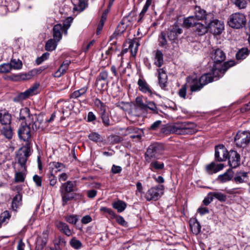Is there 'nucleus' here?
<instances>
[{
  "mask_svg": "<svg viewBox=\"0 0 250 250\" xmlns=\"http://www.w3.org/2000/svg\"><path fill=\"white\" fill-rule=\"evenodd\" d=\"M221 72V70L214 66L211 73L204 74L199 80L192 77H188L187 81L190 84V91L194 92L201 90L205 85L214 80H218L222 76L220 75Z\"/></svg>",
  "mask_w": 250,
  "mask_h": 250,
  "instance_id": "nucleus-1",
  "label": "nucleus"
},
{
  "mask_svg": "<svg viewBox=\"0 0 250 250\" xmlns=\"http://www.w3.org/2000/svg\"><path fill=\"white\" fill-rule=\"evenodd\" d=\"M30 155V144L21 148L17 155V164L19 167L15 170V181L16 183L23 182L26 174V162Z\"/></svg>",
  "mask_w": 250,
  "mask_h": 250,
  "instance_id": "nucleus-2",
  "label": "nucleus"
},
{
  "mask_svg": "<svg viewBox=\"0 0 250 250\" xmlns=\"http://www.w3.org/2000/svg\"><path fill=\"white\" fill-rule=\"evenodd\" d=\"M136 106L143 112H148L149 110L153 114L158 113V108L156 104L147 100L143 96L137 97L135 100Z\"/></svg>",
  "mask_w": 250,
  "mask_h": 250,
  "instance_id": "nucleus-3",
  "label": "nucleus"
},
{
  "mask_svg": "<svg viewBox=\"0 0 250 250\" xmlns=\"http://www.w3.org/2000/svg\"><path fill=\"white\" fill-rule=\"evenodd\" d=\"M206 23L214 34H220L224 29L223 22L215 19L213 14L209 13L206 18Z\"/></svg>",
  "mask_w": 250,
  "mask_h": 250,
  "instance_id": "nucleus-4",
  "label": "nucleus"
},
{
  "mask_svg": "<svg viewBox=\"0 0 250 250\" xmlns=\"http://www.w3.org/2000/svg\"><path fill=\"white\" fill-rule=\"evenodd\" d=\"M195 125L190 122L178 123L173 125L171 132L177 134H192L194 132Z\"/></svg>",
  "mask_w": 250,
  "mask_h": 250,
  "instance_id": "nucleus-5",
  "label": "nucleus"
},
{
  "mask_svg": "<svg viewBox=\"0 0 250 250\" xmlns=\"http://www.w3.org/2000/svg\"><path fill=\"white\" fill-rule=\"evenodd\" d=\"M245 16L241 13L232 14L228 20V25L235 29H240L244 27L246 23Z\"/></svg>",
  "mask_w": 250,
  "mask_h": 250,
  "instance_id": "nucleus-6",
  "label": "nucleus"
},
{
  "mask_svg": "<svg viewBox=\"0 0 250 250\" xmlns=\"http://www.w3.org/2000/svg\"><path fill=\"white\" fill-rule=\"evenodd\" d=\"M163 149V146L160 144L155 143L151 145L145 153V161L157 159L159 154L161 153Z\"/></svg>",
  "mask_w": 250,
  "mask_h": 250,
  "instance_id": "nucleus-7",
  "label": "nucleus"
},
{
  "mask_svg": "<svg viewBox=\"0 0 250 250\" xmlns=\"http://www.w3.org/2000/svg\"><path fill=\"white\" fill-rule=\"evenodd\" d=\"M234 142L238 147H246L250 143V132L238 131L234 137Z\"/></svg>",
  "mask_w": 250,
  "mask_h": 250,
  "instance_id": "nucleus-8",
  "label": "nucleus"
},
{
  "mask_svg": "<svg viewBox=\"0 0 250 250\" xmlns=\"http://www.w3.org/2000/svg\"><path fill=\"white\" fill-rule=\"evenodd\" d=\"M164 186L158 185L151 187L146 193L145 197L146 201H156L163 194Z\"/></svg>",
  "mask_w": 250,
  "mask_h": 250,
  "instance_id": "nucleus-9",
  "label": "nucleus"
},
{
  "mask_svg": "<svg viewBox=\"0 0 250 250\" xmlns=\"http://www.w3.org/2000/svg\"><path fill=\"white\" fill-rule=\"evenodd\" d=\"M18 133L20 139L27 142V143L23 147L27 144H30V146L31 147V144L29 142L31 137V130L29 125H28L27 123L21 125L18 129Z\"/></svg>",
  "mask_w": 250,
  "mask_h": 250,
  "instance_id": "nucleus-10",
  "label": "nucleus"
},
{
  "mask_svg": "<svg viewBox=\"0 0 250 250\" xmlns=\"http://www.w3.org/2000/svg\"><path fill=\"white\" fill-rule=\"evenodd\" d=\"M39 84H35L24 92L19 94L14 98V101L20 102L23 101V100L29 98L30 96L36 94L37 93V89L39 88Z\"/></svg>",
  "mask_w": 250,
  "mask_h": 250,
  "instance_id": "nucleus-11",
  "label": "nucleus"
},
{
  "mask_svg": "<svg viewBox=\"0 0 250 250\" xmlns=\"http://www.w3.org/2000/svg\"><path fill=\"white\" fill-rule=\"evenodd\" d=\"M146 163L149 164V169L153 172L160 173L165 168L164 162L159 160L158 158L146 161Z\"/></svg>",
  "mask_w": 250,
  "mask_h": 250,
  "instance_id": "nucleus-12",
  "label": "nucleus"
},
{
  "mask_svg": "<svg viewBox=\"0 0 250 250\" xmlns=\"http://www.w3.org/2000/svg\"><path fill=\"white\" fill-rule=\"evenodd\" d=\"M229 152L223 145L215 147V158L218 162L226 161L228 158Z\"/></svg>",
  "mask_w": 250,
  "mask_h": 250,
  "instance_id": "nucleus-13",
  "label": "nucleus"
},
{
  "mask_svg": "<svg viewBox=\"0 0 250 250\" xmlns=\"http://www.w3.org/2000/svg\"><path fill=\"white\" fill-rule=\"evenodd\" d=\"M229 166L235 168L240 164V156L235 150H230L229 152L228 158Z\"/></svg>",
  "mask_w": 250,
  "mask_h": 250,
  "instance_id": "nucleus-14",
  "label": "nucleus"
},
{
  "mask_svg": "<svg viewBox=\"0 0 250 250\" xmlns=\"http://www.w3.org/2000/svg\"><path fill=\"white\" fill-rule=\"evenodd\" d=\"M48 235L47 231H44L37 237L35 250H42L44 249L47 242Z\"/></svg>",
  "mask_w": 250,
  "mask_h": 250,
  "instance_id": "nucleus-15",
  "label": "nucleus"
},
{
  "mask_svg": "<svg viewBox=\"0 0 250 250\" xmlns=\"http://www.w3.org/2000/svg\"><path fill=\"white\" fill-rule=\"evenodd\" d=\"M211 58L214 63H218L223 62L226 59L224 52L220 49H213L211 55Z\"/></svg>",
  "mask_w": 250,
  "mask_h": 250,
  "instance_id": "nucleus-16",
  "label": "nucleus"
},
{
  "mask_svg": "<svg viewBox=\"0 0 250 250\" xmlns=\"http://www.w3.org/2000/svg\"><path fill=\"white\" fill-rule=\"evenodd\" d=\"M20 120L24 121V123L30 125L31 119H33V115L30 114L29 109L25 107L22 108L20 113Z\"/></svg>",
  "mask_w": 250,
  "mask_h": 250,
  "instance_id": "nucleus-17",
  "label": "nucleus"
},
{
  "mask_svg": "<svg viewBox=\"0 0 250 250\" xmlns=\"http://www.w3.org/2000/svg\"><path fill=\"white\" fill-rule=\"evenodd\" d=\"M157 72L159 85L164 88L166 86L167 79L166 69L164 68L157 69Z\"/></svg>",
  "mask_w": 250,
  "mask_h": 250,
  "instance_id": "nucleus-18",
  "label": "nucleus"
},
{
  "mask_svg": "<svg viewBox=\"0 0 250 250\" xmlns=\"http://www.w3.org/2000/svg\"><path fill=\"white\" fill-rule=\"evenodd\" d=\"M71 63L70 61L65 60L63 62L58 70L54 74V77L59 78L65 74Z\"/></svg>",
  "mask_w": 250,
  "mask_h": 250,
  "instance_id": "nucleus-19",
  "label": "nucleus"
},
{
  "mask_svg": "<svg viewBox=\"0 0 250 250\" xmlns=\"http://www.w3.org/2000/svg\"><path fill=\"white\" fill-rule=\"evenodd\" d=\"M208 15L206 11L199 6H196L194 8V15H193L198 21L205 20L206 23V18Z\"/></svg>",
  "mask_w": 250,
  "mask_h": 250,
  "instance_id": "nucleus-20",
  "label": "nucleus"
},
{
  "mask_svg": "<svg viewBox=\"0 0 250 250\" xmlns=\"http://www.w3.org/2000/svg\"><path fill=\"white\" fill-rule=\"evenodd\" d=\"M137 84L139 86V89L140 91L144 93H149L152 94V91L150 86L146 83V82L143 79H139L138 80Z\"/></svg>",
  "mask_w": 250,
  "mask_h": 250,
  "instance_id": "nucleus-21",
  "label": "nucleus"
},
{
  "mask_svg": "<svg viewBox=\"0 0 250 250\" xmlns=\"http://www.w3.org/2000/svg\"><path fill=\"white\" fill-rule=\"evenodd\" d=\"M11 121V115L5 110L0 111V123L5 125H10Z\"/></svg>",
  "mask_w": 250,
  "mask_h": 250,
  "instance_id": "nucleus-22",
  "label": "nucleus"
},
{
  "mask_svg": "<svg viewBox=\"0 0 250 250\" xmlns=\"http://www.w3.org/2000/svg\"><path fill=\"white\" fill-rule=\"evenodd\" d=\"M223 167V164L216 165L214 163L212 162L206 166V170L209 174H213L222 170Z\"/></svg>",
  "mask_w": 250,
  "mask_h": 250,
  "instance_id": "nucleus-23",
  "label": "nucleus"
},
{
  "mask_svg": "<svg viewBox=\"0 0 250 250\" xmlns=\"http://www.w3.org/2000/svg\"><path fill=\"white\" fill-rule=\"evenodd\" d=\"M189 225L192 233L195 235L198 234L201 229V225L195 218H191L189 220Z\"/></svg>",
  "mask_w": 250,
  "mask_h": 250,
  "instance_id": "nucleus-24",
  "label": "nucleus"
},
{
  "mask_svg": "<svg viewBox=\"0 0 250 250\" xmlns=\"http://www.w3.org/2000/svg\"><path fill=\"white\" fill-rule=\"evenodd\" d=\"M154 64L158 67H160L164 63L163 54L160 50H156L154 52Z\"/></svg>",
  "mask_w": 250,
  "mask_h": 250,
  "instance_id": "nucleus-25",
  "label": "nucleus"
},
{
  "mask_svg": "<svg viewBox=\"0 0 250 250\" xmlns=\"http://www.w3.org/2000/svg\"><path fill=\"white\" fill-rule=\"evenodd\" d=\"M62 32H63V30L62 29V26L61 24H58L54 26L53 33L54 40L58 42L61 40L62 38Z\"/></svg>",
  "mask_w": 250,
  "mask_h": 250,
  "instance_id": "nucleus-26",
  "label": "nucleus"
},
{
  "mask_svg": "<svg viewBox=\"0 0 250 250\" xmlns=\"http://www.w3.org/2000/svg\"><path fill=\"white\" fill-rule=\"evenodd\" d=\"M168 41L167 36L164 32H161L158 37V45L163 48H167L168 45Z\"/></svg>",
  "mask_w": 250,
  "mask_h": 250,
  "instance_id": "nucleus-27",
  "label": "nucleus"
},
{
  "mask_svg": "<svg viewBox=\"0 0 250 250\" xmlns=\"http://www.w3.org/2000/svg\"><path fill=\"white\" fill-rule=\"evenodd\" d=\"M208 25L206 23L204 25L198 21L195 27V31L198 35L202 36L208 32Z\"/></svg>",
  "mask_w": 250,
  "mask_h": 250,
  "instance_id": "nucleus-28",
  "label": "nucleus"
},
{
  "mask_svg": "<svg viewBox=\"0 0 250 250\" xmlns=\"http://www.w3.org/2000/svg\"><path fill=\"white\" fill-rule=\"evenodd\" d=\"M56 226L60 231L65 234L66 236H70L72 235V232L66 223L60 221L57 223Z\"/></svg>",
  "mask_w": 250,
  "mask_h": 250,
  "instance_id": "nucleus-29",
  "label": "nucleus"
},
{
  "mask_svg": "<svg viewBox=\"0 0 250 250\" xmlns=\"http://www.w3.org/2000/svg\"><path fill=\"white\" fill-rule=\"evenodd\" d=\"M22 205V195L19 193L13 198L11 208L13 210L16 211L17 209Z\"/></svg>",
  "mask_w": 250,
  "mask_h": 250,
  "instance_id": "nucleus-30",
  "label": "nucleus"
},
{
  "mask_svg": "<svg viewBox=\"0 0 250 250\" xmlns=\"http://www.w3.org/2000/svg\"><path fill=\"white\" fill-rule=\"evenodd\" d=\"M198 21L193 16H189L184 19L183 25V26L188 28L190 27H195Z\"/></svg>",
  "mask_w": 250,
  "mask_h": 250,
  "instance_id": "nucleus-31",
  "label": "nucleus"
},
{
  "mask_svg": "<svg viewBox=\"0 0 250 250\" xmlns=\"http://www.w3.org/2000/svg\"><path fill=\"white\" fill-rule=\"evenodd\" d=\"M248 179V173L246 172H237L234 176V181L238 184L243 183Z\"/></svg>",
  "mask_w": 250,
  "mask_h": 250,
  "instance_id": "nucleus-32",
  "label": "nucleus"
},
{
  "mask_svg": "<svg viewBox=\"0 0 250 250\" xmlns=\"http://www.w3.org/2000/svg\"><path fill=\"white\" fill-rule=\"evenodd\" d=\"M112 207L117 209L118 212H122L126 208L127 204L122 200H118L112 203Z\"/></svg>",
  "mask_w": 250,
  "mask_h": 250,
  "instance_id": "nucleus-33",
  "label": "nucleus"
},
{
  "mask_svg": "<svg viewBox=\"0 0 250 250\" xmlns=\"http://www.w3.org/2000/svg\"><path fill=\"white\" fill-rule=\"evenodd\" d=\"M35 121L32 125L33 129H42L44 127L43 125V119L42 116L35 115Z\"/></svg>",
  "mask_w": 250,
  "mask_h": 250,
  "instance_id": "nucleus-34",
  "label": "nucleus"
},
{
  "mask_svg": "<svg viewBox=\"0 0 250 250\" xmlns=\"http://www.w3.org/2000/svg\"><path fill=\"white\" fill-rule=\"evenodd\" d=\"M232 177V171L230 169L228 170L223 174L220 175L218 179L222 183H225L229 181Z\"/></svg>",
  "mask_w": 250,
  "mask_h": 250,
  "instance_id": "nucleus-35",
  "label": "nucleus"
},
{
  "mask_svg": "<svg viewBox=\"0 0 250 250\" xmlns=\"http://www.w3.org/2000/svg\"><path fill=\"white\" fill-rule=\"evenodd\" d=\"M74 183L72 181H68L62 185L60 189L65 190L66 192H71L74 190Z\"/></svg>",
  "mask_w": 250,
  "mask_h": 250,
  "instance_id": "nucleus-36",
  "label": "nucleus"
},
{
  "mask_svg": "<svg viewBox=\"0 0 250 250\" xmlns=\"http://www.w3.org/2000/svg\"><path fill=\"white\" fill-rule=\"evenodd\" d=\"M60 191L62 198V206H64L69 201L73 198V196L70 195L69 194V192H66L65 190H63L62 189H60Z\"/></svg>",
  "mask_w": 250,
  "mask_h": 250,
  "instance_id": "nucleus-37",
  "label": "nucleus"
},
{
  "mask_svg": "<svg viewBox=\"0 0 250 250\" xmlns=\"http://www.w3.org/2000/svg\"><path fill=\"white\" fill-rule=\"evenodd\" d=\"M10 217L11 214L8 211L6 210L3 212L0 215V227L3 225L6 224Z\"/></svg>",
  "mask_w": 250,
  "mask_h": 250,
  "instance_id": "nucleus-38",
  "label": "nucleus"
},
{
  "mask_svg": "<svg viewBox=\"0 0 250 250\" xmlns=\"http://www.w3.org/2000/svg\"><path fill=\"white\" fill-rule=\"evenodd\" d=\"M87 89V86H84L82 88L73 92L71 94V97L75 99L78 98L79 97L84 95L86 93Z\"/></svg>",
  "mask_w": 250,
  "mask_h": 250,
  "instance_id": "nucleus-39",
  "label": "nucleus"
},
{
  "mask_svg": "<svg viewBox=\"0 0 250 250\" xmlns=\"http://www.w3.org/2000/svg\"><path fill=\"white\" fill-rule=\"evenodd\" d=\"M1 134L7 139H11L13 136V131L10 125H5L1 130Z\"/></svg>",
  "mask_w": 250,
  "mask_h": 250,
  "instance_id": "nucleus-40",
  "label": "nucleus"
},
{
  "mask_svg": "<svg viewBox=\"0 0 250 250\" xmlns=\"http://www.w3.org/2000/svg\"><path fill=\"white\" fill-rule=\"evenodd\" d=\"M152 0H146L145 5L139 14L138 21H141L152 3Z\"/></svg>",
  "mask_w": 250,
  "mask_h": 250,
  "instance_id": "nucleus-41",
  "label": "nucleus"
},
{
  "mask_svg": "<svg viewBox=\"0 0 250 250\" xmlns=\"http://www.w3.org/2000/svg\"><path fill=\"white\" fill-rule=\"evenodd\" d=\"M139 45V43L138 42L130 41L129 42L128 48L130 50L131 53L133 56H136Z\"/></svg>",
  "mask_w": 250,
  "mask_h": 250,
  "instance_id": "nucleus-42",
  "label": "nucleus"
},
{
  "mask_svg": "<svg viewBox=\"0 0 250 250\" xmlns=\"http://www.w3.org/2000/svg\"><path fill=\"white\" fill-rule=\"evenodd\" d=\"M210 195H212L213 199L215 198L220 202H225L227 200V196L218 191L210 192Z\"/></svg>",
  "mask_w": 250,
  "mask_h": 250,
  "instance_id": "nucleus-43",
  "label": "nucleus"
},
{
  "mask_svg": "<svg viewBox=\"0 0 250 250\" xmlns=\"http://www.w3.org/2000/svg\"><path fill=\"white\" fill-rule=\"evenodd\" d=\"M248 54V49L246 48H243L236 53V57L237 60H243L246 58Z\"/></svg>",
  "mask_w": 250,
  "mask_h": 250,
  "instance_id": "nucleus-44",
  "label": "nucleus"
},
{
  "mask_svg": "<svg viewBox=\"0 0 250 250\" xmlns=\"http://www.w3.org/2000/svg\"><path fill=\"white\" fill-rule=\"evenodd\" d=\"M57 41L53 39L49 40L45 44V49L50 51L55 49L57 46Z\"/></svg>",
  "mask_w": 250,
  "mask_h": 250,
  "instance_id": "nucleus-45",
  "label": "nucleus"
},
{
  "mask_svg": "<svg viewBox=\"0 0 250 250\" xmlns=\"http://www.w3.org/2000/svg\"><path fill=\"white\" fill-rule=\"evenodd\" d=\"M10 64L12 69H20L22 66L21 62L19 59L16 60L12 59Z\"/></svg>",
  "mask_w": 250,
  "mask_h": 250,
  "instance_id": "nucleus-46",
  "label": "nucleus"
},
{
  "mask_svg": "<svg viewBox=\"0 0 250 250\" xmlns=\"http://www.w3.org/2000/svg\"><path fill=\"white\" fill-rule=\"evenodd\" d=\"M87 0H79L78 4L74 8V9L80 12L83 11L87 5Z\"/></svg>",
  "mask_w": 250,
  "mask_h": 250,
  "instance_id": "nucleus-47",
  "label": "nucleus"
},
{
  "mask_svg": "<svg viewBox=\"0 0 250 250\" xmlns=\"http://www.w3.org/2000/svg\"><path fill=\"white\" fill-rule=\"evenodd\" d=\"M72 20L73 19L71 17H68L63 21V25H62V26L64 34H67V31L70 27Z\"/></svg>",
  "mask_w": 250,
  "mask_h": 250,
  "instance_id": "nucleus-48",
  "label": "nucleus"
},
{
  "mask_svg": "<svg viewBox=\"0 0 250 250\" xmlns=\"http://www.w3.org/2000/svg\"><path fill=\"white\" fill-rule=\"evenodd\" d=\"M70 245L74 248L75 249L79 250L80 249L82 246V244L80 241L77 240L76 238H73L70 241Z\"/></svg>",
  "mask_w": 250,
  "mask_h": 250,
  "instance_id": "nucleus-49",
  "label": "nucleus"
},
{
  "mask_svg": "<svg viewBox=\"0 0 250 250\" xmlns=\"http://www.w3.org/2000/svg\"><path fill=\"white\" fill-rule=\"evenodd\" d=\"M64 219L66 222L71 224H76L78 220L77 216L74 215L64 216Z\"/></svg>",
  "mask_w": 250,
  "mask_h": 250,
  "instance_id": "nucleus-50",
  "label": "nucleus"
},
{
  "mask_svg": "<svg viewBox=\"0 0 250 250\" xmlns=\"http://www.w3.org/2000/svg\"><path fill=\"white\" fill-rule=\"evenodd\" d=\"M108 72L106 71H102L100 74L99 77L97 78L96 83L97 85H98L101 81H105L108 77Z\"/></svg>",
  "mask_w": 250,
  "mask_h": 250,
  "instance_id": "nucleus-51",
  "label": "nucleus"
},
{
  "mask_svg": "<svg viewBox=\"0 0 250 250\" xmlns=\"http://www.w3.org/2000/svg\"><path fill=\"white\" fill-rule=\"evenodd\" d=\"M101 117L104 125L107 126L110 125L108 114L107 112L101 113Z\"/></svg>",
  "mask_w": 250,
  "mask_h": 250,
  "instance_id": "nucleus-52",
  "label": "nucleus"
},
{
  "mask_svg": "<svg viewBox=\"0 0 250 250\" xmlns=\"http://www.w3.org/2000/svg\"><path fill=\"white\" fill-rule=\"evenodd\" d=\"M234 3L239 9H244L246 8L247 2L246 0H235Z\"/></svg>",
  "mask_w": 250,
  "mask_h": 250,
  "instance_id": "nucleus-53",
  "label": "nucleus"
},
{
  "mask_svg": "<svg viewBox=\"0 0 250 250\" xmlns=\"http://www.w3.org/2000/svg\"><path fill=\"white\" fill-rule=\"evenodd\" d=\"M11 69L12 68L10 63H4L0 65V72L7 73L9 72Z\"/></svg>",
  "mask_w": 250,
  "mask_h": 250,
  "instance_id": "nucleus-54",
  "label": "nucleus"
},
{
  "mask_svg": "<svg viewBox=\"0 0 250 250\" xmlns=\"http://www.w3.org/2000/svg\"><path fill=\"white\" fill-rule=\"evenodd\" d=\"M187 86L186 84H184L178 91L179 96L184 99H186L187 95Z\"/></svg>",
  "mask_w": 250,
  "mask_h": 250,
  "instance_id": "nucleus-55",
  "label": "nucleus"
},
{
  "mask_svg": "<svg viewBox=\"0 0 250 250\" xmlns=\"http://www.w3.org/2000/svg\"><path fill=\"white\" fill-rule=\"evenodd\" d=\"M88 138L92 141L97 142L100 139V135L96 132H92L88 135Z\"/></svg>",
  "mask_w": 250,
  "mask_h": 250,
  "instance_id": "nucleus-56",
  "label": "nucleus"
},
{
  "mask_svg": "<svg viewBox=\"0 0 250 250\" xmlns=\"http://www.w3.org/2000/svg\"><path fill=\"white\" fill-rule=\"evenodd\" d=\"M100 210L104 212L107 213L112 218H114L115 217V212L111 208L103 207L100 208Z\"/></svg>",
  "mask_w": 250,
  "mask_h": 250,
  "instance_id": "nucleus-57",
  "label": "nucleus"
},
{
  "mask_svg": "<svg viewBox=\"0 0 250 250\" xmlns=\"http://www.w3.org/2000/svg\"><path fill=\"white\" fill-rule=\"evenodd\" d=\"M49 56V54L48 53H43L42 56L39 57L36 60V63L38 64H40L42 63L44 61L47 60Z\"/></svg>",
  "mask_w": 250,
  "mask_h": 250,
  "instance_id": "nucleus-58",
  "label": "nucleus"
},
{
  "mask_svg": "<svg viewBox=\"0 0 250 250\" xmlns=\"http://www.w3.org/2000/svg\"><path fill=\"white\" fill-rule=\"evenodd\" d=\"M50 165H51L53 167L57 169L58 171H62L65 168L63 164L59 162H54L51 163Z\"/></svg>",
  "mask_w": 250,
  "mask_h": 250,
  "instance_id": "nucleus-59",
  "label": "nucleus"
},
{
  "mask_svg": "<svg viewBox=\"0 0 250 250\" xmlns=\"http://www.w3.org/2000/svg\"><path fill=\"white\" fill-rule=\"evenodd\" d=\"M48 180L49 181V184L51 186H54L57 182V177L53 174L50 173L48 175Z\"/></svg>",
  "mask_w": 250,
  "mask_h": 250,
  "instance_id": "nucleus-60",
  "label": "nucleus"
},
{
  "mask_svg": "<svg viewBox=\"0 0 250 250\" xmlns=\"http://www.w3.org/2000/svg\"><path fill=\"white\" fill-rule=\"evenodd\" d=\"M210 194V192L208 194L207 196L205 198L203 201L204 204L206 206L209 205L213 200V196Z\"/></svg>",
  "mask_w": 250,
  "mask_h": 250,
  "instance_id": "nucleus-61",
  "label": "nucleus"
},
{
  "mask_svg": "<svg viewBox=\"0 0 250 250\" xmlns=\"http://www.w3.org/2000/svg\"><path fill=\"white\" fill-rule=\"evenodd\" d=\"M34 182L35 183L37 187H41L42 185V177L38 175H35L33 178Z\"/></svg>",
  "mask_w": 250,
  "mask_h": 250,
  "instance_id": "nucleus-62",
  "label": "nucleus"
},
{
  "mask_svg": "<svg viewBox=\"0 0 250 250\" xmlns=\"http://www.w3.org/2000/svg\"><path fill=\"white\" fill-rule=\"evenodd\" d=\"M116 221L120 225L125 226L127 225L126 222L124 218L120 215H116L115 214V217Z\"/></svg>",
  "mask_w": 250,
  "mask_h": 250,
  "instance_id": "nucleus-63",
  "label": "nucleus"
},
{
  "mask_svg": "<svg viewBox=\"0 0 250 250\" xmlns=\"http://www.w3.org/2000/svg\"><path fill=\"white\" fill-rule=\"evenodd\" d=\"M170 30L173 32L174 33H176V34L178 35L181 34L182 32V29L180 28L179 26L176 23L173 25Z\"/></svg>",
  "mask_w": 250,
  "mask_h": 250,
  "instance_id": "nucleus-64",
  "label": "nucleus"
}]
</instances>
